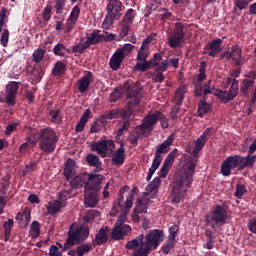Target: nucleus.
Masks as SVG:
<instances>
[{
  "label": "nucleus",
  "mask_w": 256,
  "mask_h": 256,
  "mask_svg": "<svg viewBox=\"0 0 256 256\" xmlns=\"http://www.w3.org/2000/svg\"><path fill=\"white\" fill-rule=\"evenodd\" d=\"M175 245H177V240H168L162 245L161 251L164 255H169L173 249H175Z\"/></svg>",
  "instance_id": "c03bdc74"
},
{
  "label": "nucleus",
  "mask_w": 256,
  "mask_h": 256,
  "mask_svg": "<svg viewBox=\"0 0 256 256\" xmlns=\"http://www.w3.org/2000/svg\"><path fill=\"white\" fill-rule=\"evenodd\" d=\"M133 199H135V195L134 194H130L125 202V205L123 206L121 204V201H123V197H121L119 200H117L116 202H114L112 210L110 212V215L112 217H116L117 213H119V209H126V211L129 212V210L131 209V207H133Z\"/></svg>",
  "instance_id": "2eb2a0df"
},
{
  "label": "nucleus",
  "mask_w": 256,
  "mask_h": 256,
  "mask_svg": "<svg viewBox=\"0 0 256 256\" xmlns=\"http://www.w3.org/2000/svg\"><path fill=\"white\" fill-rule=\"evenodd\" d=\"M72 233H78V242L83 243V241H86L89 237V226L81 225L80 227L72 230Z\"/></svg>",
  "instance_id": "473e14b6"
},
{
  "label": "nucleus",
  "mask_w": 256,
  "mask_h": 256,
  "mask_svg": "<svg viewBox=\"0 0 256 256\" xmlns=\"http://www.w3.org/2000/svg\"><path fill=\"white\" fill-rule=\"evenodd\" d=\"M123 59H125V56H122V53L116 50V53H114L110 59V68H112L113 71H118L119 67H121V63H123Z\"/></svg>",
  "instance_id": "cd10ccee"
},
{
  "label": "nucleus",
  "mask_w": 256,
  "mask_h": 256,
  "mask_svg": "<svg viewBox=\"0 0 256 256\" xmlns=\"http://www.w3.org/2000/svg\"><path fill=\"white\" fill-rule=\"evenodd\" d=\"M256 151V139L249 146L248 155L243 157L241 155L228 156L226 160L221 164V173L224 177H229L233 169L243 171V169H253L256 162V155H253Z\"/></svg>",
  "instance_id": "f03ea898"
},
{
  "label": "nucleus",
  "mask_w": 256,
  "mask_h": 256,
  "mask_svg": "<svg viewBox=\"0 0 256 256\" xmlns=\"http://www.w3.org/2000/svg\"><path fill=\"white\" fill-rule=\"evenodd\" d=\"M185 24L176 22L173 31L168 33V45L171 49H177L185 43Z\"/></svg>",
  "instance_id": "6e6552de"
},
{
  "label": "nucleus",
  "mask_w": 256,
  "mask_h": 256,
  "mask_svg": "<svg viewBox=\"0 0 256 256\" xmlns=\"http://www.w3.org/2000/svg\"><path fill=\"white\" fill-rule=\"evenodd\" d=\"M98 31H93L90 36L87 38V40L84 42L87 49L91 47V45H98V43H102L103 34H98Z\"/></svg>",
  "instance_id": "c85d7f7f"
},
{
  "label": "nucleus",
  "mask_w": 256,
  "mask_h": 256,
  "mask_svg": "<svg viewBox=\"0 0 256 256\" xmlns=\"http://www.w3.org/2000/svg\"><path fill=\"white\" fill-rule=\"evenodd\" d=\"M196 167L197 162L191 160L185 165L184 171L176 177L170 195V201L172 203H181V201H184L185 195H187V189L193 185V175H195Z\"/></svg>",
  "instance_id": "f257e3e1"
},
{
  "label": "nucleus",
  "mask_w": 256,
  "mask_h": 256,
  "mask_svg": "<svg viewBox=\"0 0 256 256\" xmlns=\"http://www.w3.org/2000/svg\"><path fill=\"white\" fill-rule=\"evenodd\" d=\"M86 163L89 167H95L96 169H102L101 167L103 166V162H101V159L99 156L90 153L87 154L86 157Z\"/></svg>",
  "instance_id": "c756f323"
},
{
  "label": "nucleus",
  "mask_w": 256,
  "mask_h": 256,
  "mask_svg": "<svg viewBox=\"0 0 256 256\" xmlns=\"http://www.w3.org/2000/svg\"><path fill=\"white\" fill-rule=\"evenodd\" d=\"M223 43V40L221 38H217L212 40L211 42H208L204 46V51H208L209 57H212L215 59L223 49L221 48V44Z\"/></svg>",
  "instance_id": "f3484780"
},
{
  "label": "nucleus",
  "mask_w": 256,
  "mask_h": 256,
  "mask_svg": "<svg viewBox=\"0 0 256 256\" xmlns=\"http://www.w3.org/2000/svg\"><path fill=\"white\" fill-rule=\"evenodd\" d=\"M91 151H96L101 157H107L115 151V142L113 140H100L92 142L90 145Z\"/></svg>",
  "instance_id": "9d476101"
},
{
  "label": "nucleus",
  "mask_w": 256,
  "mask_h": 256,
  "mask_svg": "<svg viewBox=\"0 0 256 256\" xmlns=\"http://www.w3.org/2000/svg\"><path fill=\"white\" fill-rule=\"evenodd\" d=\"M131 231V226L125 223H116L112 229L111 238L114 241H121Z\"/></svg>",
  "instance_id": "4468645a"
},
{
  "label": "nucleus",
  "mask_w": 256,
  "mask_h": 256,
  "mask_svg": "<svg viewBox=\"0 0 256 256\" xmlns=\"http://www.w3.org/2000/svg\"><path fill=\"white\" fill-rule=\"evenodd\" d=\"M157 121H160L162 129H167L169 127V120L167 119V116H165L161 111H156L155 113L147 114L143 119V123L138 125L137 129L141 131L144 137L147 135V131L148 135H151L153 126L156 125Z\"/></svg>",
  "instance_id": "39448f33"
},
{
  "label": "nucleus",
  "mask_w": 256,
  "mask_h": 256,
  "mask_svg": "<svg viewBox=\"0 0 256 256\" xmlns=\"http://www.w3.org/2000/svg\"><path fill=\"white\" fill-rule=\"evenodd\" d=\"M149 253H151V250L148 249L142 242L139 249L134 251L133 256H149Z\"/></svg>",
  "instance_id": "13d9d810"
},
{
  "label": "nucleus",
  "mask_w": 256,
  "mask_h": 256,
  "mask_svg": "<svg viewBox=\"0 0 256 256\" xmlns=\"http://www.w3.org/2000/svg\"><path fill=\"white\" fill-rule=\"evenodd\" d=\"M78 232L69 231L66 242L64 243L63 252L69 251L71 247L79 244V239L77 238Z\"/></svg>",
  "instance_id": "bb28decb"
},
{
  "label": "nucleus",
  "mask_w": 256,
  "mask_h": 256,
  "mask_svg": "<svg viewBox=\"0 0 256 256\" xmlns=\"http://www.w3.org/2000/svg\"><path fill=\"white\" fill-rule=\"evenodd\" d=\"M47 53V51H45V49L43 48H38L34 51V53L32 54V61L34 63H41V61H43V58L45 57V54Z\"/></svg>",
  "instance_id": "09e8293b"
},
{
  "label": "nucleus",
  "mask_w": 256,
  "mask_h": 256,
  "mask_svg": "<svg viewBox=\"0 0 256 256\" xmlns=\"http://www.w3.org/2000/svg\"><path fill=\"white\" fill-rule=\"evenodd\" d=\"M109 227L105 226L100 228L98 233L95 236V239L92 241L93 247H97L98 245H105L107 241H109Z\"/></svg>",
  "instance_id": "412c9836"
},
{
  "label": "nucleus",
  "mask_w": 256,
  "mask_h": 256,
  "mask_svg": "<svg viewBox=\"0 0 256 256\" xmlns=\"http://www.w3.org/2000/svg\"><path fill=\"white\" fill-rule=\"evenodd\" d=\"M32 75L35 77L36 81H41V79H43V75H45V70L40 65H34Z\"/></svg>",
  "instance_id": "3c124183"
},
{
  "label": "nucleus",
  "mask_w": 256,
  "mask_h": 256,
  "mask_svg": "<svg viewBox=\"0 0 256 256\" xmlns=\"http://www.w3.org/2000/svg\"><path fill=\"white\" fill-rule=\"evenodd\" d=\"M211 83H213L212 80H208L203 85V97H207V95H213V91H215V86L211 87Z\"/></svg>",
  "instance_id": "4d7b16f0"
},
{
  "label": "nucleus",
  "mask_w": 256,
  "mask_h": 256,
  "mask_svg": "<svg viewBox=\"0 0 256 256\" xmlns=\"http://www.w3.org/2000/svg\"><path fill=\"white\" fill-rule=\"evenodd\" d=\"M71 193H73V190H62L57 194V199L61 203L63 201H67L68 199H71Z\"/></svg>",
  "instance_id": "052dcab7"
},
{
  "label": "nucleus",
  "mask_w": 256,
  "mask_h": 256,
  "mask_svg": "<svg viewBox=\"0 0 256 256\" xmlns=\"http://www.w3.org/2000/svg\"><path fill=\"white\" fill-rule=\"evenodd\" d=\"M133 49H135V46L133 44H124L121 48L117 49L118 53H122V56L125 57V54H129L133 52Z\"/></svg>",
  "instance_id": "69168bd1"
},
{
  "label": "nucleus",
  "mask_w": 256,
  "mask_h": 256,
  "mask_svg": "<svg viewBox=\"0 0 256 256\" xmlns=\"http://www.w3.org/2000/svg\"><path fill=\"white\" fill-rule=\"evenodd\" d=\"M177 153H179V150L177 148H174L172 152L164 160V163L158 173L161 179H165L167 175H169V170L171 169V167H173V163H175Z\"/></svg>",
  "instance_id": "f8f14e48"
},
{
  "label": "nucleus",
  "mask_w": 256,
  "mask_h": 256,
  "mask_svg": "<svg viewBox=\"0 0 256 256\" xmlns=\"http://www.w3.org/2000/svg\"><path fill=\"white\" fill-rule=\"evenodd\" d=\"M159 185H161L160 176L154 178L152 182L146 187L147 193H157V191H159Z\"/></svg>",
  "instance_id": "a18cd8bd"
},
{
  "label": "nucleus",
  "mask_w": 256,
  "mask_h": 256,
  "mask_svg": "<svg viewBox=\"0 0 256 256\" xmlns=\"http://www.w3.org/2000/svg\"><path fill=\"white\" fill-rule=\"evenodd\" d=\"M253 85H255V80L243 79L240 83V93H242L244 97H247L251 89H253Z\"/></svg>",
  "instance_id": "72a5a7b5"
},
{
  "label": "nucleus",
  "mask_w": 256,
  "mask_h": 256,
  "mask_svg": "<svg viewBox=\"0 0 256 256\" xmlns=\"http://www.w3.org/2000/svg\"><path fill=\"white\" fill-rule=\"evenodd\" d=\"M186 87L185 86H180L176 89L175 93H174V97H173V102L178 105L181 106L183 105V100L185 99V91H186Z\"/></svg>",
  "instance_id": "c9c22d12"
},
{
  "label": "nucleus",
  "mask_w": 256,
  "mask_h": 256,
  "mask_svg": "<svg viewBox=\"0 0 256 256\" xmlns=\"http://www.w3.org/2000/svg\"><path fill=\"white\" fill-rule=\"evenodd\" d=\"M174 141H175V133H172L171 135H169L167 137V139L163 143H161L157 146L155 155L158 157H161V155H165V154L169 153V149H170L171 145H173Z\"/></svg>",
  "instance_id": "6ab92c4d"
},
{
  "label": "nucleus",
  "mask_w": 256,
  "mask_h": 256,
  "mask_svg": "<svg viewBox=\"0 0 256 256\" xmlns=\"http://www.w3.org/2000/svg\"><path fill=\"white\" fill-rule=\"evenodd\" d=\"M79 15H81V7H79V5H75L72 8V11L68 17V19H70L71 21H76L79 19Z\"/></svg>",
  "instance_id": "680f3d73"
},
{
  "label": "nucleus",
  "mask_w": 256,
  "mask_h": 256,
  "mask_svg": "<svg viewBox=\"0 0 256 256\" xmlns=\"http://www.w3.org/2000/svg\"><path fill=\"white\" fill-rule=\"evenodd\" d=\"M49 115L51 117L50 121L54 125H61V123H63V116L61 115V110L50 109Z\"/></svg>",
  "instance_id": "58836bf2"
},
{
  "label": "nucleus",
  "mask_w": 256,
  "mask_h": 256,
  "mask_svg": "<svg viewBox=\"0 0 256 256\" xmlns=\"http://www.w3.org/2000/svg\"><path fill=\"white\" fill-rule=\"evenodd\" d=\"M34 141V145H39V149H41L45 155H51V153H55V149H57V143H59V136H57V132L55 129L51 127L42 128L40 130L36 128H32L27 132V136Z\"/></svg>",
  "instance_id": "7ed1b4c3"
},
{
  "label": "nucleus",
  "mask_w": 256,
  "mask_h": 256,
  "mask_svg": "<svg viewBox=\"0 0 256 256\" xmlns=\"http://www.w3.org/2000/svg\"><path fill=\"white\" fill-rule=\"evenodd\" d=\"M112 163L117 167H121L125 163V145L123 143H121L120 147L114 152Z\"/></svg>",
  "instance_id": "4be33fe9"
},
{
  "label": "nucleus",
  "mask_w": 256,
  "mask_h": 256,
  "mask_svg": "<svg viewBox=\"0 0 256 256\" xmlns=\"http://www.w3.org/2000/svg\"><path fill=\"white\" fill-rule=\"evenodd\" d=\"M29 147H35V140H33V138L31 137H26V142L20 145V153H25V151H27Z\"/></svg>",
  "instance_id": "864d4df0"
},
{
  "label": "nucleus",
  "mask_w": 256,
  "mask_h": 256,
  "mask_svg": "<svg viewBox=\"0 0 256 256\" xmlns=\"http://www.w3.org/2000/svg\"><path fill=\"white\" fill-rule=\"evenodd\" d=\"M159 5H161V0H151V5L146 7L147 13H145L144 17H149L152 11L159 9Z\"/></svg>",
  "instance_id": "5fc2aeb1"
},
{
  "label": "nucleus",
  "mask_w": 256,
  "mask_h": 256,
  "mask_svg": "<svg viewBox=\"0 0 256 256\" xmlns=\"http://www.w3.org/2000/svg\"><path fill=\"white\" fill-rule=\"evenodd\" d=\"M131 25L127 22H120V32H119V39L118 41H121V39H125L127 35H129V31H131Z\"/></svg>",
  "instance_id": "37998d69"
},
{
  "label": "nucleus",
  "mask_w": 256,
  "mask_h": 256,
  "mask_svg": "<svg viewBox=\"0 0 256 256\" xmlns=\"http://www.w3.org/2000/svg\"><path fill=\"white\" fill-rule=\"evenodd\" d=\"M203 82H195L194 84V95L196 97H203Z\"/></svg>",
  "instance_id": "774afa93"
},
{
  "label": "nucleus",
  "mask_w": 256,
  "mask_h": 256,
  "mask_svg": "<svg viewBox=\"0 0 256 256\" xmlns=\"http://www.w3.org/2000/svg\"><path fill=\"white\" fill-rule=\"evenodd\" d=\"M144 239H145L144 234L138 235L136 238L126 243V249H128L129 251H133V250L137 251V249H139V245H142V243H144Z\"/></svg>",
  "instance_id": "2f4dec72"
},
{
  "label": "nucleus",
  "mask_w": 256,
  "mask_h": 256,
  "mask_svg": "<svg viewBox=\"0 0 256 256\" xmlns=\"http://www.w3.org/2000/svg\"><path fill=\"white\" fill-rule=\"evenodd\" d=\"M135 15H137L135 10L133 8H130L126 11L121 21L123 23H129L130 25H133V20L135 19Z\"/></svg>",
  "instance_id": "8fccbe9b"
},
{
  "label": "nucleus",
  "mask_w": 256,
  "mask_h": 256,
  "mask_svg": "<svg viewBox=\"0 0 256 256\" xmlns=\"http://www.w3.org/2000/svg\"><path fill=\"white\" fill-rule=\"evenodd\" d=\"M123 91L126 92V99L128 100V103L126 109L122 113V116L125 121H129V119H131V115H133V108L137 107V105L141 103L143 93L141 92V89L132 86L128 81L124 82Z\"/></svg>",
  "instance_id": "20e7f679"
},
{
  "label": "nucleus",
  "mask_w": 256,
  "mask_h": 256,
  "mask_svg": "<svg viewBox=\"0 0 256 256\" xmlns=\"http://www.w3.org/2000/svg\"><path fill=\"white\" fill-rule=\"evenodd\" d=\"M54 3V10L58 17H63V15H67V13H65V7H67V0H54Z\"/></svg>",
  "instance_id": "e433bc0d"
},
{
  "label": "nucleus",
  "mask_w": 256,
  "mask_h": 256,
  "mask_svg": "<svg viewBox=\"0 0 256 256\" xmlns=\"http://www.w3.org/2000/svg\"><path fill=\"white\" fill-rule=\"evenodd\" d=\"M91 81H93V73L91 71H87L86 74L77 82V89L79 93H86L91 85Z\"/></svg>",
  "instance_id": "aec40b11"
},
{
  "label": "nucleus",
  "mask_w": 256,
  "mask_h": 256,
  "mask_svg": "<svg viewBox=\"0 0 256 256\" xmlns=\"http://www.w3.org/2000/svg\"><path fill=\"white\" fill-rule=\"evenodd\" d=\"M228 219L229 214L225 205H215L211 207L209 214L206 215L205 221L211 229H215L218 225H225Z\"/></svg>",
  "instance_id": "0eeeda50"
},
{
  "label": "nucleus",
  "mask_w": 256,
  "mask_h": 256,
  "mask_svg": "<svg viewBox=\"0 0 256 256\" xmlns=\"http://www.w3.org/2000/svg\"><path fill=\"white\" fill-rule=\"evenodd\" d=\"M13 219H8L3 223L4 227V241H9V237H11V230L13 229Z\"/></svg>",
  "instance_id": "de8ad7c7"
},
{
  "label": "nucleus",
  "mask_w": 256,
  "mask_h": 256,
  "mask_svg": "<svg viewBox=\"0 0 256 256\" xmlns=\"http://www.w3.org/2000/svg\"><path fill=\"white\" fill-rule=\"evenodd\" d=\"M97 216H99V211L90 210L83 217V221H84V223H91V221H94L95 217H97Z\"/></svg>",
  "instance_id": "bf43d9fd"
},
{
  "label": "nucleus",
  "mask_w": 256,
  "mask_h": 256,
  "mask_svg": "<svg viewBox=\"0 0 256 256\" xmlns=\"http://www.w3.org/2000/svg\"><path fill=\"white\" fill-rule=\"evenodd\" d=\"M231 61H234L236 67H243L245 65V57H243V48L239 44L231 46Z\"/></svg>",
  "instance_id": "dca6fc26"
},
{
  "label": "nucleus",
  "mask_w": 256,
  "mask_h": 256,
  "mask_svg": "<svg viewBox=\"0 0 256 256\" xmlns=\"http://www.w3.org/2000/svg\"><path fill=\"white\" fill-rule=\"evenodd\" d=\"M76 165H77V163L75 162V160H73L71 158H69L66 161L65 168H64V177L68 181H71V179H73V177L76 173V169H75Z\"/></svg>",
  "instance_id": "b1692460"
},
{
  "label": "nucleus",
  "mask_w": 256,
  "mask_h": 256,
  "mask_svg": "<svg viewBox=\"0 0 256 256\" xmlns=\"http://www.w3.org/2000/svg\"><path fill=\"white\" fill-rule=\"evenodd\" d=\"M30 235L32 239H37L41 235V224L38 221H33L30 225Z\"/></svg>",
  "instance_id": "49530a36"
},
{
  "label": "nucleus",
  "mask_w": 256,
  "mask_h": 256,
  "mask_svg": "<svg viewBox=\"0 0 256 256\" xmlns=\"http://www.w3.org/2000/svg\"><path fill=\"white\" fill-rule=\"evenodd\" d=\"M61 209H63V202H60V200H55L53 203L50 202L47 207L49 215H55L59 213Z\"/></svg>",
  "instance_id": "79ce46f5"
},
{
  "label": "nucleus",
  "mask_w": 256,
  "mask_h": 256,
  "mask_svg": "<svg viewBox=\"0 0 256 256\" xmlns=\"http://www.w3.org/2000/svg\"><path fill=\"white\" fill-rule=\"evenodd\" d=\"M211 111V104L205 102V98L199 101L198 103V117H203Z\"/></svg>",
  "instance_id": "4c0bfd02"
},
{
  "label": "nucleus",
  "mask_w": 256,
  "mask_h": 256,
  "mask_svg": "<svg viewBox=\"0 0 256 256\" xmlns=\"http://www.w3.org/2000/svg\"><path fill=\"white\" fill-rule=\"evenodd\" d=\"M93 247L89 243H84L76 248V254L78 256H83L85 253H89Z\"/></svg>",
  "instance_id": "603ef678"
},
{
  "label": "nucleus",
  "mask_w": 256,
  "mask_h": 256,
  "mask_svg": "<svg viewBox=\"0 0 256 256\" xmlns=\"http://www.w3.org/2000/svg\"><path fill=\"white\" fill-rule=\"evenodd\" d=\"M138 204L134 208V213H147V203L143 202V200L138 199Z\"/></svg>",
  "instance_id": "e2e57ef3"
},
{
  "label": "nucleus",
  "mask_w": 256,
  "mask_h": 256,
  "mask_svg": "<svg viewBox=\"0 0 256 256\" xmlns=\"http://www.w3.org/2000/svg\"><path fill=\"white\" fill-rule=\"evenodd\" d=\"M17 91H19V82H9L6 85V96L4 103H7L9 107H15L17 101Z\"/></svg>",
  "instance_id": "9b49d317"
},
{
  "label": "nucleus",
  "mask_w": 256,
  "mask_h": 256,
  "mask_svg": "<svg viewBox=\"0 0 256 256\" xmlns=\"http://www.w3.org/2000/svg\"><path fill=\"white\" fill-rule=\"evenodd\" d=\"M142 242L148 249L155 251L163 241H165V232L161 229L150 230Z\"/></svg>",
  "instance_id": "1a4fd4ad"
},
{
  "label": "nucleus",
  "mask_w": 256,
  "mask_h": 256,
  "mask_svg": "<svg viewBox=\"0 0 256 256\" xmlns=\"http://www.w3.org/2000/svg\"><path fill=\"white\" fill-rule=\"evenodd\" d=\"M105 177L101 174H89L86 179L85 190L86 191H99L101 189V184L103 183Z\"/></svg>",
  "instance_id": "ddd939ff"
},
{
  "label": "nucleus",
  "mask_w": 256,
  "mask_h": 256,
  "mask_svg": "<svg viewBox=\"0 0 256 256\" xmlns=\"http://www.w3.org/2000/svg\"><path fill=\"white\" fill-rule=\"evenodd\" d=\"M121 88H115L114 91L109 96L110 103H117L121 99Z\"/></svg>",
  "instance_id": "0e129e2a"
},
{
  "label": "nucleus",
  "mask_w": 256,
  "mask_h": 256,
  "mask_svg": "<svg viewBox=\"0 0 256 256\" xmlns=\"http://www.w3.org/2000/svg\"><path fill=\"white\" fill-rule=\"evenodd\" d=\"M156 62L152 60L147 61V59L145 61L141 62H137L134 66L135 71H141L142 73H145V71H149V69H152V67H155Z\"/></svg>",
  "instance_id": "f704fd0d"
},
{
  "label": "nucleus",
  "mask_w": 256,
  "mask_h": 256,
  "mask_svg": "<svg viewBox=\"0 0 256 256\" xmlns=\"http://www.w3.org/2000/svg\"><path fill=\"white\" fill-rule=\"evenodd\" d=\"M86 184H87V174H81V175L75 176L70 181V187L72 189H81V187H83Z\"/></svg>",
  "instance_id": "7c9ffc66"
},
{
  "label": "nucleus",
  "mask_w": 256,
  "mask_h": 256,
  "mask_svg": "<svg viewBox=\"0 0 256 256\" xmlns=\"http://www.w3.org/2000/svg\"><path fill=\"white\" fill-rule=\"evenodd\" d=\"M124 8L125 6H123L121 0H110L106 7L107 14L102 23V28L107 31L112 27L115 21H119V19H121V11H123Z\"/></svg>",
  "instance_id": "423d86ee"
},
{
  "label": "nucleus",
  "mask_w": 256,
  "mask_h": 256,
  "mask_svg": "<svg viewBox=\"0 0 256 256\" xmlns=\"http://www.w3.org/2000/svg\"><path fill=\"white\" fill-rule=\"evenodd\" d=\"M52 52L56 57H64L65 59H68L69 56L67 55L71 53V50H69L64 43L59 42L53 47Z\"/></svg>",
  "instance_id": "393cba45"
},
{
  "label": "nucleus",
  "mask_w": 256,
  "mask_h": 256,
  "mask_svg": "<svg viewBox=\"0 0 256 256\" xmlns=\"http://www.w3.org/2000/svg\"><path fill=\"white\" fill-rule=\"evenodd\" d=\"M150 43H151V40H149V38L144 39L140 49L138 50L136 61H139L140 63H142V61H147V58L149 57Z\"/></svg>",
  "instance_id": "5701e85b"
},
{
  "label": "nucleus",
  "mask_w": 256,
  "mask_h": 256,
  "mask_svg": "<svg viewBox=\"0 0 256 256\" xmlns=\"http://www.w3.org/2000/svg\"><path fill=\"white\" fill-rule=\"evenodd\" d=\"M177 233H179V225L174 224L169 228L168 239L172 241H177Z\"/></svg>",
  "instance_id": "338daca9"
},
{
  "label": "nucleus",
  "mask_w": 256,
  "mask_h": 256,
  "mask_svg": "<svg viewBox=\"0 0 256 256\" xmlns=\"http://www.w3.org/2000/svg\"><path fill=\"white\" fill-rule=\"evenodd\" d=\"M91 117V109H86L84 114L81 116L80 120L78 121L76 127H75V132L76 133H83L85 130V125H87V121H89Z\"/></svg>",
  "instance_id": "a878e982"
},
{
  "label": "nucleus",
  "mask_w": 256,
  "mask_h": 256,
  "mask_svg": "<svg viewBox=\"0 0 256 256\" xmlns=\"http://www.w3.org/2000/svg\"><path fill=\"white\" fill-rule=\"evenodd\" d=\"M207 144V141H205L203 138H200V136L197 138L193 153L197 155L200 151L203 150V147Z\"/></svg>",
  "instance_id": "6e6d98bb"
},
{
  "label": "nucleus",
  "mask_w": 256,
  "mask_h": 256,
  "mask_svg": "<svg viewBox=\"0 0 256 256\" xmlns=\"http://www.w3.org/2000/svg\"><path fill=\"white\" fill-rule=\"evenodd\" d=\"M198 72L199 74L197 75L196 83H203V81L207 79V62L206 61L200 62V67Z\"/></svg>",
  "instance_id": "a19ab883"
},
{
  "label": "nucleus",
  "mask_w": 256,
  "mask_h": 256,
  "mask_svg": "<svg viewBox=\"0 0 256 256\" xmlns=\"http://www.w3.org/2000/svg\"><path fill=\"white\" fill-rule=\"evenodd\" d=\"M97 203H99V191L87 190L84 194V206L86 209L96 207Z\"/></svg>",
  "instance_id": "a211bd4d"
},
{
  "label": "nucleus",
  "mask_w": 256,
  "mask_h": 256,
  "mask_svg": "<svg viewBox=\"0 0 256 256\" xmlns=\"http://www.w3.org/2000/svg\"><path fill=\"white\" fill-rule=\"evenodd\" d=\"M65 71H67V66H65V63L58 61L54 64L52 75L54 77H61V75H65Z\"/></svg>",
  "instance_id": "ea45409f"
}]
</instances>
